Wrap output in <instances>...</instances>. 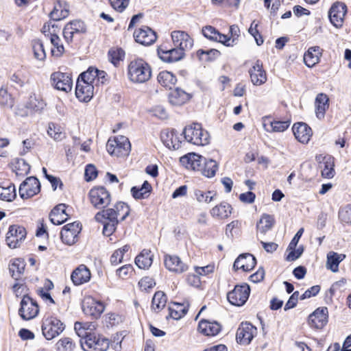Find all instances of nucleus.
Segmentation results:
<instances>
[{
    "label": "nucleus",
    "mask_w": 351,
    "mask_h": 351,
    "mask_svg": "<svg viewBox=\"0 0 351 351\" xmlns=\"http://www.w3.org/2000/svg\"><path fill=\"white\" fill-rule=\"evenodd\" d=\"M108 80L107 73L104 71L90 67L78 77L75 87V95L80 101H89L93 96L95 89Z\"/></svg>",
    "instance_id": "obj_1"
},
{
    "label": "nucleus",
    "mask_w": 351,
    "mask_h": 351,
    "mask_svg": "<svg viewBox=\"0 0 351 351\" xmlns=\"http://www.w3.org/2000/svg\"><path fill=\"white\" fill-rule=\"evenodd\" d=\"M101 210L95 215V219L104 224L103 234L106 237L112 235L115 231L119 218L123 221L130 214L129 206L121 202L114 204L113 208Z\"/></svg>",
    "instance_id": "obj_2"
},
{
    "label": "nucleus",
    "mask_w": 351,
    "mask_h": 351,
    "mask_svg": "<svg viewBox=\"0 0 351 351\" xmlns=\"http://www.w3.org/2000/svg\"><path fill=\"white\" fill-rule=\"evenodd\" d=\"M152 67L143 59L136 58L128 65V77L130 82L142 84L149 80L152 77Z\"/></svg>",
    "instance_id": "obj_3"
},
{
    "label": "nucleus",
    "mask_w": 351,
    "mask_h": 351,
    "mask_svg": "<svg viewBox=\"0 0 351 351\" xmlns=\"http://www.w3.org/2000/svg\"><path fill=\"white\" fill-rule=\"evenodd\" d=\"M47 104L42 95L37 93H32L26 102L22 105H18L15 110L16 115L25 117L33 114H40L45 108Z\"/></svg>",
    "instance_id": "obj_4"
},
{
    "label": "nucleus",
    "mask_w": 351,
    "mask_h": 351,
    "mask_svg": "<svg viewBox=\"0 0 351 351\" xmlns=\"http://www.w3.org/2000/svg\"><path fill=\"white\" fill-rule=\"evenodd\" d=\"M182 134L188 143L195 145L205 146L210 143L209 133L197 123L186 125Z\"/></svg>",
    "instance_id": "obj_5"
},
{
    "label": "nucleus",
    "mask_w": 351,
    "mask_h": 351,
    "mask_svg": "<svg viewBox=\"0 0 351 351\" xmlns=\"http://www.w3.org/2000/svg\"><path fill=\"white\" fill-rule=\"evenodd\" d=\"M106 149L111 155L117 157L127 156L131 150V145L128 138L124 136H117L113 138H109Z\"/></svg>",
    "instance_id": "obj_6"
},
{
    "label": "nucleus",
    "mask_w": 351,
    "mask_h": 351,
    "mask_svg": "<svg viewBox=\"0 0 351 351\" xmlns=\"http://www.w3.org/2000/svg\"><path fill=\"white\" fill-rule=\"evenodd\" d=\"M88 199L91 205L97 209L106 208L111 202V195L104 187L91 189L88 193Z\"/></svg>",
    "instance_id": "obj_7"
},
{
    "label": "nucleus",
    "mask_w": 351,
    "mask_h": 351,
    "mask_svg": "<svg viewBox=\"0 0 351 351\" xmlns=\"http://www.w3.org/2000/svg\"><path fill=\"white\" fill-rule=\"evenodd\" d=\"M65 326L59 319L48 317L43 319L42 332L47 340H51L60 335L64 330Z\"/></svg>",
    "instance_id": "obj_8"
},
{
    "label": "nucleus",
    "mask_w": 351,
    "mask_h": 351,
    "mask_svg": "<svg viewBox=\"0 0 351 351\" xmlns=\"http://www.w3.org/2000/svg\"><path fill=\"white\" fill-rule=\"evenodd\" d=\"M82 309L85 315L97 319L104 311L105 306L101 301L90 295H85L82 301Z\"/></svg>",
    "instance_id": "obj_9"
},
{
    "label": "nucleus",
    "mask_w": 351,
    "mask_h": 351,
    "mask_svg": "<svg viewBox=\"0 0 351 351\" xmlns=\"http://www.w3.org/2000/svg\"><path fill=\"white\" fill-rule=\"evenodd\" d=\"M81 346L84 351H106L109 347V341L99 335L86 334L84 341H81Z\"/></svg>",
    "instance_id": "obj_10"
},
{
    "label": "nucleus",
    "mask_w": 351,
    "mask_h": 351,
    "mask_svg": "<svg viewBox=\"0 0 351 351\" xmlns=\"http://www.w3.org/2000/svg\"><path fill=\"white\" fill-rule=\"evenodd\" d=\"M26 234L24 227L19 225L10 226L5 237L7 245L12 249L19 247L25 240Z\"/></svg>",
    "instance_id": "obj_11"
},
{
    "label": "nucleus",
    "mask_w": 351,
    "mask_h": 351,
    "mask_svg": "<svg viewBox=\"0 0 351 351\" xmlns=\"http://www.w3.org/2000/svg\"><path fill=\"white\" fill-rule=\"evenodd\" d=\"M50 82L51 86L64 93H69L73 88V80L70 74L62 72H53L51 74Z\"/></svg>",
    "instance_id": "obj_12"
},
{
    "label": "nucleus",
    "mask_w": 351,
    "mask_h": 351,
    "mask_svg": "<svg viewBox=\"0 0 351 351\" xmlns=\"http://www.w3.org/2000/svg\"><path fill=\"white\" fill-rule=\"evenodd\" d=\"M250 293V289L247 284L237 285L228 293L227 298L232 305L240 306L246 302Z\"/></svg>",
    "instance_id": "obj_13"
},
{
    "label": "nucleus",
    "mask_w": 351,
    "mask_h": 351,
    "mask_svg": "<svg viewBox=\"0 0 351 351\" xmlns=\"http://www.w3.org/2000/svg\"><path fill=\"white\" fill-rule=\"evenodd\" d=\"M40 186L38 180L35 177H29L23 181L19 189L20 197L23 199H29L40 191Z\"/></svg>",
    "instance_id": "obj_14"
},
{
    "label": "nucleus",
    "mask_w": 351,
    "mask_h": 351,
    "mask_svg": "<svg viewBox=\"0 0 351 351\" xmlns=\"http://www.w3.org/2000/svg\"><path fill=\"white\" fill-rule=\"evenodd\" d=\"M81 229L80 223L77 221L65 225L60 233L62 242L69 245L75 243Z\"/></svg>",
    "instance_id": "obj_15"
},
{
    "label": "nucleus",
    "mask_w": 351,
    "mask_h": 351,
    "mask_svg": "<svg viewBox=\"0 0 351 351\" xmlns=\"http://www.w3.org/2000/svg\"><path fill=\"white\" fill-rule=\"evenodd\" d=\"M257 333V329L252 324L242 323L237 329V340L240 344L248 345Z\"/></svg>",
    "instance_id": "obj_16"
},
{
    "label": "nucleus",
    "mask_w": 351,
    "mask_h": 351,
    "mask_svg": "<svg viewBox=\"0 0 351 351\" xmlns=\"http://www.w3.org/2000/svg\"><path fill=\"white\" fill-rule=\"evenodd\" d=\"M171 38L174 47L185 52L191 50L193 46V39L184 31L172 32Z\"/></svg>",
    "instance_id": "obj_17"
},
{
    "label": "nucleus",
    "mask_w": 351,
    "mask_h": 351,
    "mask_svg": "<svg viewBox=\"0 0 351 351\" xmlns=\"http://www.w3.org/2000/svg\"><path fill=\"white\" fill-rule=\"evenodd\" d=\"M38 313V308L35 302L28 296H25L21 302L19 314L23 319L29 320L35 317Z\"/></svg>",
    "instance_id": "obj_18"
},
{
    "label": "nucleus",
    "mask_w": 351,
    "mask_h": 351,
    "mask_svg": "<svg viewBox=\"0 0 351 351\" xmlns=\"http://www.w3.org/2000/svg\"><path fill=\"white\" fill-rule=\"evenodd\" d=\"M346 12L347 8L345 3H335L329 11V18L331 23L336 27H341Z\"/></svg>",
    "instance_id": "obj_19"
},
{
    "label": "nucleus",
    "mask_w": 351,
    "mask_h": 351,
    "mask_svg": "<svg viewBox=\"0 0 351 351\" xmlns=\"http://www.w3.org/2000/svg\"><path fill=\"white\" fill-rule=\"evenodd\" d=\"M55 25L49 23L43 26V32L45 33L49 32L50 34V40L53 45L51 48V54L56 57L61 56L64 52V48L61 42L60 37L55 33Z\"/></svg>",
    "instance_id": "obj_20"
},
{
    "label": "nucleus",
    "mask_w": 351,
    "mask_h": 351,
    "mask_svg": "<svg viewBox=\"0 0 351 351\" xmlns=\"http://www.w3.org/2000/svg\"><path fill=\"white\" fill-rule=\"evenodd\" d=\"M251 82L255 86L264 84L267 80V73L261 61L256 60L249 70Z\"/></svg>",
    "instance_id": "obj_21"
},
{
    "label": "nucleus",
    "mask_w": 351,
    "mask_h": 351,
    "mask_svg": "<svg viewBox=\"0 0 351 351\" xmlns=\"http://www.w3.org/2000/svg\"><path fill=\"white\" fill-rule=\"evenodd\" d=\"M160 139L162 143L169 149H178L181 147L179 134L174 130L166 129L161 132Z\"/></svg>",
    "instance_id": "obj_22"
},
{
    "label": "nucleus",
    "mask_w": 351,
    "mask_h": 351,
    "mask_svg": "<svg viewBox=\"0 0 351 351\" xmlns=\"http://www.w3.org/2000/svg\"><path fill=\"white\" fill-rule=\"evenodd\" d=\"M275 224L274 217L269 214H263L256 223V237L263 239L267 232L271 230Z\"/></svg>",
    "instance_id": "obj_23"
},
{
    "label": "nucleus",
    "mask_w": 351,
    "mask_h": 351,
    "mask_svg": "<svg viewBox=\"0 0 351 351\" xmlns=\"http://www.w3.org/2000/svg\"><path fill=\"white\" fill-rule=\"evenodd\" d=\"M328 311L326 307L317 308L310 315L308 322L311 327L322 328L328 322Z\"/></svg>",
    "instance_id": "obj_24"
},
{
    "label": "nucleus",
    "mask_w": 351,
    "mask_h": 351,
    "mask_svg": "<svg viewBox=\"0 0 351 351\" xmlns=\"http://www.w3.org/2000/svg\"><path fill=\"white\" fill-rule=\"evenodd\" d=\"M180 162L186 169L199 172L201 164L204 163V157L195 153H189L182 156Z\"/></svg>",
    "instance_id": "obj_25"
},
{
    "label": "nucleus",
    "mask_w": 351,
    "mask_h": 351,
    "mask_svg": "<svg viewBox=\"0 0 351 351\" xmlns=\"http://www.w3.org/2000/svg\"><path fill=\"white\" fill-rule=\"evenodd\" d=\"M164 262L165 267L169 271L176 274H182L188 269L187 265L177 256L165 255Z\"/></svg>",
    "instance_id": "obj_26"
},
{
    "label": "nucleus",
    "mask_w": 351,
    "mask_h": 351,
    "mask_svg": "<svg viewBox=\"0 0 351 351\" xmlns=\"http://www.w3.org/2000/svg\"><path fill=\"white\" fill-rule=\"evenodd\" d=\"M135 40L143 45L152 44L156 40L155 32L148 27L136 29L134 33Z\"/></svg>",
    "instance_id": "obj_27"
},
{
    "label": "nucleus",
    "mask_w": 351,
    "mask_h": 351,
    "mask_svg": "<svg viewBox=\"0 0 351 351\" xmlns=\"http://www.w3.org/2000/svg\"><path fill=\"white\" fill-rule=\"evenodd\" d=\"M295 138L302 143H307L312 136L311 128L304 123H297L292 128Z\"/></svg>",
    "instance_id": "obj_28"
},
{
    "label": "nucleus",
    "mask_w": 351,
    "mask_h": 351,
    "mask_svg": "<svg viewBox=\"0 0 351 351\" xmlns=\"http://www.w3.org/2000/svg\"><path fill=\"white\" fill-rule=\"evenodd\" d=\"M185 54V51L174 47L172 49H163L162 47L158 49L160 58L167 62H173L180 60Z\"/></svg>",
    "instance_id": "obj_29"
},
{
    "label": "nucleus",
    "mask_w": 351,
    "mask_h": 351,
    "mask_svg": "<svg viewBox=\"0 0 351 351\" xmlns=\"http://www.w3.org/2000/svg\"><path fill=\"white\" fill-rule=\"evenodd\" d=\"M91 277V274L88 267L84 265H80L71 274V280L75 285H81L88 282Z\"/></svg>",
    "instance_id": "obj_30"
},
{
    "label": "nucleus",
    "mask_w": 351,
    "mask_h": 351,
    "mask_svg": "<svg viewBox=\"0 0 351 351\" xmlns=\"http://www.w3.org/2000/svg\"><path fill=\"white\" fill-rule=\"evenodd\" d=\"M256 258L250 254H244L240 255L234 261V268L242 269L244 271H248L252 269L256 265Z\"/></svg>",
    "instance_id": "obj_31"
},
{
    "label": "nucleus",
    "mask_w": 351,
    "mask_h": 351,
    "mask_svg": "<svg viewBox=\"0 0 351 351\" xmlns=\"http://www.w3.org/2000/svg\"><path fill=\"white\" fill-rule=\"evenodd\" d=\"M290 125L289 121H271L268 117L263 119V126L267 132H282Z\"/></svg>",
    "instance_id": "obj_32"
},
{
    "label": "nucleus",
    "mask_w": 351,
    "mask_h": 351,
    "mask_svg": "<svg viewBox=\"0 0 351 351\" xmlns=\"http://www.w3.org/2000/svg\"><path fill=\"white\" fill-rule=\"evenodd\" d=\"M198 330L206 336H215L221 331V326L217 322L202 319L199 323Z\"/></svg>",
    "instance_id": "obj_33"
},
{
    "label": "nucleus",
    "mask_w": 351,
    "mask_h": 351,
    "mask_svg": "<svg viewBox=\"0 0 351 351\" xmlns=\"http://www.w3.org/2000/svg\"><path fill=\"white\" fill-rule=\"evenodd\" d=\"M232 206L226 202H222L215 206L210 211V215L215 219H225L232 213Z\"/></svg>",
    "instance_id": "obj_34"
},
{
    "label": "nucleus",
    "mask_w": 351,
    "mask_h": 351,
    "mask_svg": "<svg viewBox=\"0 0 351 351\" xmlns=\"http://www.w3.org/2000/svg\"><path fill=\"white\" fill-rule=\"evenodd\" d=\"M190 95L184 90L176 88L169 94V101L173 106H181L190 99Z\"/></svg>",
    "instance_id": "obj_35"
},
{
    "label": "nucleus",
    "mask_w": 351,
    "mask_h": 351,
    "mask_svg": "<svg viewBox=\"0 0 351 351\" xmlns=\"http://www.w3.org/2000/svg\"><path fill=\"white\" fill-rule=\"evenodd\" d=\"M66 208L65 204H60L51 210L49 218L52 223L60 225L66 221L69 215L66 212Z\"/></svg>",
    "instance_id": "obj_36"
},
{
    "label": "nucleus",
    "mask_w": 351,
    "mask_h": 351,
    "mask_svg": "<svg viewBox=\"0 0 351 351\" xmlns=\"http://www.w3.org/2000/svg\"><path fill=\"white\" fill-rule=\"evenodd\" d=\"M329 99L326 94L319 93L317 95L315 101V114L319 119L324 117L326 110L329 107Z\"/></svg>",
    "instance_id": "obj_37"
},
{
    "label": "nucleus",
    "mask_w": 351,
    "mask_h": 351,
    "mask_svg": "<svg viewBox=\"0 0 351 351\" xmlns=\"http://www.w3.org/2000/svg\"><path fill=\"white\" fill-rule=\"evenodd\" d=\"M322 49L319 47H310L304 53V62L308 67H313L319 61Z\"/></svg>",
    "instance_id": "obj_38"
},
{
    "label": "nucleus",
    "mask_w": 351,
    "mask_h": 351,
    "mask_svg": "<svg viewBox=\"0 0 351 351\" xmlns=\"http://www.w3.org/2000/svg\"><path fill=\"white\" fill-rule=\"evenodd\" d=\"M154 254L149 250L144 249L136 257L135 263L140 269H148L152 264Z\"/></svg>",
    "instance_id": "obj_39"
},
{
    "label": "nucleus",
    "mask_w": 351,
    "mask_h": 351,
    "mask_svg": "<svg viewBox=\"0 0 351 351\" xmlns=\"http://www.w3.org/2000/svg\"><path fill=\"white\" fill-rule=\"evenodd\" d=\"M69 9L68 4L64 1H58L50 14L53 21H60L69 15Z\"/></svg>",
    "instance_id": "obj_40"
},
{
    "label": "nucleus",
    "mask_w": 351,
    "mask_h": 351,
    "mask_svg": "<svg viewBox=\"0 0 351 351\" xmlns=\"http://www.w3.org/2000/svg\"><path fill=\"white\" fill-rule=\"evenodd\" d=\"M346 258V255L330 252L327 254L326 268L332 272L338 271L339 265Z\"/></svg>",
    "instance_id": "obj_41"
},
{
    "label": "nucleus",
    "mask_w": 351,
    "mask_h": 351,
    "mask_svg": "<svg viewBox=\"0 0 351 351\" xmlns=\"http://www.w3.org/2000/svg\"><path fill=\"white\" fill-rule=\"evenodd\" d=\"M157 80L161 86L171 89L176 84L177 78L171 72L162 71L158 73Z\"/></svg>",
    "instance_id": "obj_42"
},
{
    "label": "nucleus",
    "mask_w": 351,
    "mask_h": 351,
    "mask_svg": "<svg viewBox=\"0 0 351 351\" xmlns=\"http://www.w3.org/2000/svg\"><path fill=\"white\" fill-rule=\"evenodd\" d=\"M334 162L330 156L324 157L323 161L319 164L321 173L325 178H332L335 175Z\"/></svg>",
    "instance_id": "obj_43"
},
{
    "label": "nucleus",
    "mask_w": 351,
    "mask_h": 351,
    "mask_svg": "<svg viewBox=\"0 0 351 351\" xmlns=\"http://www.w3.org/2000/svg\"><path fill=\"white\" fill-rule=\"evenodd\" d=\"M169 315L174 319H180L188 311V304L173 302L169 306Z\"/></svg>",
    "instance_id": "obj_44"
},
{
    "label": "nucleus",
    "mask_w": 351,
    "mask_h": 351,
    "mask_svg": "<svg viewBox=\"0 0 351 351\" xmlns=\"http://www.w3.org/2000/svg\"><path fill=\"white\" fill-rule=\"evenodd\" d=\"M152 189L151 184L147 181H145L141 187L133 186L131 189V193L135 199H145L149 196Z\"/></svg>",
    "instance_id": "obj_45"
},
{
    "label": "nucleus",
    "mask_w": 351,
    "mask_h": 351,
    "mask_svg": "<svg viewBox=\"0 0 351 351\" xmlns=\"http://www.w3.org/2000/svg\"><path fill=\"white\" fill-rule=\"evenodd\" d=\"M25 269V263L23 261L16 258L12 260L9 265V270L13 278L18 280Z\"/></svg>",
    "instance_id": "obj_46"
},
{
    "label": "nucleus",
    "mask_w": 351,
    "mask_h": 351,
    "mask_svg": "<svg viewBox=\"0 0 351 351\" xmlns=\"http://www.w3.org/2000/svg\"><path fill=\"white\" fill-rule=\"evenodd\" d=\"M167 301V298L164 292H156L152 301V310H154L155 312L160 311L166 306Z\"/></svg>",
    "instance_id": "obj_47"
},
{
    "label": "nucleus",
    "mask_w": 351,
    "mask_h": 351,
    "mask_svg": "<svg viewBox=\"0 0 351 351\" xmlns=\"http://www.w3.org/2000/svg\"><path fill=\"white\" fill-rule=\"evenodd\" d=\"M194 196L197 202L201 204H210L216 196V193L212 191L195 189Z\"/></svg>",
    "instance_id": "obj_48"
},
{
    "label": "nucleus",
    "mask_w": 351,
    "mask_h": 351,
    "mask_svg": "<svg viewBox=\"0 0 351 351\" xmlns=\"http://www.w3.org/2000/svg\"><path fill=\"white\" fill-rule=\"evenodd\" d=\"M47 134L51 138L56 141H60L65 137L62 128L53 123H49Z\"/></svg>",
    "instance_id": "obj_49"
},
{
    "label": "nucleus",
    "mask_w": 351,
    "mask_h": 351,
    "mask_svg": "<svg viewBox=\"0 0 351 351\" xmlns=\"http://www.w3.org/2000/svg\"><path fill=\"white\" fill-rule=\"evenodd\" d=\"M32 50L34 58L40 62H43L46 59V53L44 49L43 44L40 40H34L32 43Z\"/></svg>",
    "instance_id": "obj_50"
},
{
    "label": "nucleus",
    "mask_w": 351,
    "mask_h": 351,
    "mask_svg": "<svg viewBox=\"0 0 351 351\" xmlns=\"http://www.w3.org/2000/svg\"><path fill=\"white\" fill-rule=\"evenodd\" d=\"M16 197L15 186L10 184L7 187L0 186V199L11 202Z\"/></svg>",
    "instance_id": "obj_51"
},
{
    "label": "nucleus",
    "mask_w": 351,
    "mask_h": 351,
    "mask_svg": "<svg viewBox=\"0 0 351 351\" xmlns=\"http://www.w3.org/2000/svg\"><path fill=\"white\" fill-rule=\"evenodd\" d=\"M204 167V169L199 170L202 175L207 178H212L215 175L217 170V164L215 160H208Z\"/></svg>",
    "instance_id": "obj_52"
},
{
    "label": "nucleus",
    "mask_w": 351,
    "mask_h": 351,
    "mask_svg": "<svg viewBox=\"0 0 351 351\" xmlns=\"http://www.w3.org/2000/svg\"><path fill=\"white\" fill-rule=\"evenodd\" d=\"M29 170V165L23 159L17 160L14 166V171L17 176L23 177L27 175Z\"/></svg>",
    "instance_id": "obj_53"
},
{
    "label": "nucleus",
    "mask_w": 351,
    "mask_h": 351,
    "mask_svg": "<svg viewBox=\"0 0 351 351\" xmlns=\"http://www.w3.org/2000/svg\"><path fill=\"white\" fill-rule=\"evenodd\" d=\"M57 351H73L75 344L69 337H64L58 341L56 344Z\"/></svg>",
    "instance_id": "obj_54"
},
{
    "label": "nucleus",
    "mask_w": 351,
    "mask_h": 351,
    "mask_svg": "<svg viewBox=\"0 0 351 351\" xmlns=\"http://www.w3.org/2000/svg\"><path fill=\"white\" fill-rule=\"evenodd\" d=\"M109 60L114 64L117 65L125 56V52L122 49H111L108 52Z\"/></svg>",
    "instance_id": "obj_55"
},
{
    "label": "nucleus",
    "mask_w": 351,
    "mask_h": 351,
    "mask_svg": "<svg viewBox=\"0 0 351 351\" xmlns=\"http://www.w3.org/2000/svg\"><path fill=\"white\" fill-rule=\"evenodd\" d=\"M129 248L130 246L125 245L123 246L121 248H119L114 251V252L110 257L111 263L115 265L120 263L123 258L124 254L128 251Z\"/></svg>",
    "instance_id": "obj_56"
},
{
    "label": "nucleus",
    "mask_w": 351,
    "mask_h": 351,
    "mask_svg": "<svg viewBox=\"0 0 351 351\" xmlns=\"http://www.w3.org/2000/svg\"><path fill=\"white\" fill-rule=\"evenodd\" d=\"M67 25V29L71 30L74 34L85 32L86 28L84 23L82 21H73Z\"/></svg>",
    "instance_id": "obj_57"
},
{
    "label": "nucleus",
    "mask_w": 351,
    "mask_h": 351,
    "mask_svg": "<svg viewBox=\"0 0 351 351\" xmlns=\"http://www.w3.org/2000/svg\"><path fill=\"white\" fill-rule=\"evenodd\" d=\"M149 112L155 117L160 119H166L168 117V113L166 109L162 105H156L153 106Z\"/></svg>",
    "instance_id": "obj_58"
},
{
    "label": "nucleus",
    "mask_w": 351,
    "mask_h": 351,
    "mask_svg": "<svg viewBox=\"0 0 351 351\" xmlns=\"http://www.w3.org/2000/svg\"><path fill=\"white\" fill-rule=\"evenodd\" d=\"M12 103V97L8 94L6 88L1 87L0 88V104L2 106H10Z\"/></svg>",
    "instance_id": "obj_59"
},
{
    "label": "nucleus",
    "mask_w": 351,
    "mask_h": 351,
    "mask_svg": "<svg viewBox=\"0 0 351 351\" xmlns=\"http://www.w3.org/2000/svg\"><path fill=\"white\" fill-rule=\"evenodd\" d=\"M218 32H219L215 27H213L212 26H206L202 29L203 35L206 38H207L211 40L215 41V40L217 38Z\"/></svg>",
    "instance_id": "obj_60"
},
{
    "label": "nucleus",
    "mask_w": 351,
    "mask_h": 351,
    "mask_svg": "<svg viewBox=\"0 0 351 351\" xmlns=\"http://www.w3.org/2000/svg\"><path fill=\"white\" fill-rule=\"evenodd\" d=\"M112 7L118 12H123L128 5L130 0H109Z\"/></svg>",
    "instance_id": "obj_61"
},
{
    "label": "nucleus",
    "mask_w": 351,
    "mask_h": 351,
    "mask_svg": "<svg viewBox=\"0 0 351 351\" xmlns=\"http://www.w3.org/2000/svg\"><path fill=\"white\" fill-rule=\"evenodd\" d=\"M153 278L146 276L141 279L138 285L143 291H147L148 289L152 288L155 285Z\"/></svg>",
    "instance_id": "obj_62"
},
{
    "label": "nucleus",
    "mask_w": 351,
    "mask_h": 351,
    "mask_svg": "<svg viewBox=\"0 0 351 351\" xmlns=\"http://www.w3.org/2000/svg\"><path fill=\"white\" fill-rule=\"evenodd\" d=\"M97 171L95 167L93 165H88L86 167L84 176L86 181H91L96 178Z\"/></svg>",
    "instance_id": "obj_63"
},
{
    "label": "nucleus",
    "mask_w": 351,
    "mask_h": 351,
    "mask_svg": "<svg viewBox=\"0 0 351 351\" xmlns=\"http://www.w3.org/2000/svg\"><path fill=\"white\" fill-rule=\"evenodd\" d=\"M214 269L215 266L213 265H208L204 267H195V272L200 277L213 273L214 271Z\"/></svg>",
    "instance_id": "obj_64"
}]
</instances>
